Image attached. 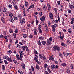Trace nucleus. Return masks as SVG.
Masks as SVG:
<instances>
[{
	"label": "nucleus",
	"instance_id": "f257e3e1",
	"mask_svg": "<svg viewBox=\"0 0 74 74\" xmlns=\"http://www.w3.org/2000/svg\"><path fill=\"white\" fill-rule=\"evenodd\" d=\"M18 17L19 18V19L20 20V23H21V25H22L23 23H25V18H23V20H21L22 18V16L21 15V14H19L18 15Z\"/></svg>",
	"mask_w": 74,
	"mask_h": 74
},
{
	"label": "nucleus",
	"instance_id": "f03ea898",
	"mask_svg": "<svg viewBox=\"0 0 74 74\" xmlns=\"http://www.w3.org/2000/svg\"><path fill=\"white\" fill-rule=\"evenodd\" d=\"M54 51H55L56 50H57V51H60V47L58 46H56L55 47H54L53 48Z\"/></svg>",
	"mask_w": 74,
	"mask_h": 74
},
{
	"label": "nucleus",
	"instance_id": "7ed1b4c3",
	"mask_svg": "<svg viewBox=\"0 0 74 74\" xmlns=\"http://www.w3.org/2000/svg\"><path fill=\"white\" fill-rule=\"evenodd\" d=\"M49 59L50 60H51L53 61H54V58H53V56L52 55H51L50 57H49Z\"/></svg>",
	"mask_w": 74,
	"mask_h": 74
},
{
	"label": "nucleus",
	"instance_id": "20e7f679",
	"mask_svg": "<svg viewBox=\"0 0 74 74\" xmlns=\"http://www.w3.org/2000/svg\"><path fill=\"white\" fill-rule=\"evenodd\" d=\"M5 59H6L7 60L10 62H12V60L11 59V58H9V57L8 56L6 57Z\"/></svg>",
	"mask_w": 74,
	"mask_h": 74
},
{
	"label": "nucleus",
	"instance_id": "39448f33",
	"mask_svg": "<svg viewBox=\"0 0 74 74\" xmlns=\"http://www.w3.org/2000/svg\"><path fill=\"white\" fill-rule=\"evenodd\" d=\"M16 57L18 60H22V58H20L19 57V56L18 54L16 55Z\"/></svg>",
	"mask_w": 74,
	"mask_h": 74
},
{
	"label": "nucleus",
	"instance_id": "423d86ee",
	"mask_svg": "<svg viewBox=\"0 0 74 74\" xmlns=\"http://www.w3.org/2000/svg\"><path fill=\"white\" fill-rule=\"evenodd\" d=\"M49 17H50V18L51 19H53V15L51 13H49Z\"/></svg>",
	"mask_w": 74,
	"mask_h": 74
},
{
	"label": "nucleus",
	"instance_id": "0eeeda50",
	"mask_svg": "<svg viewBox=\"0 0 74 74\" xmlns=\"http://www.w3.org/2000/svg\"><path fill=\"white\" fill-rule=\"evenodd\" d=\"M47 41L48 45H51V41L48 39L47 40Z\"/></svg>",
	"mask_w": 74,
	"mask_h": 74
},
{
	"label": "nucleus",
	"instance_id": "6e6552de",
	"mask_svg": "<svg viewBox=\"0 0 74 74\" xmlns=\"http://www.w3.org/2000/svg\"><path fill=\"white\" fill-rule=\"evenodd\" d=\"M39 38L40 40H43L44 39V38L42 36H41L39 37Z\"/></svg>",
	"mask_w": 74,
	"mask_h": 74
},
{
	"label": "nucleus",
	"instance_id": "1a4fd4ad",
	"mask_svg": "<svg viewBox=\"0 0 74 74\" xmlns=\"http://www.w3.org/2000/svg\"><path fill=\"white\" fill-rule=\"evenodd\" d=\"M25 48H26V46H23L22 47L21 49H22V50L23 51H25Z\"/></svg>",
	"mask_w": 74,
	"mask_h": 74
},
{
	"label": "nucleus",
	"instance_id": "9d476101",
	"mask_svg": "<svg viewBox=\"0 0 74 74\" xmlns=\"http://www.w3.org/2000/svg\"><path fill=\"white\" fill-rule=\"evenodd\" d=\"M51 69L55 70V66L54 65H52L51 66Z\"/></svg>",
	"mask_w": 74,
	"mask_h": 74
},
{
	"label": "nucleus",
	"instance_id": "9b49d317",
	"mask_svg": "<svg viewBox=\"0 0 74 74\" xmlns=\"http://www.w3.org/2000/svg\"><path fill=\"white\" fill-rule=\"evenodd\" d=\"M34 35H37V30L35 29H34Z\"/></svg>",
	"mask_w": 74,
	"mask_h": 74
},
{
	"label": "nucleus",
	"instance_id": "f8f14e48",
	"mask_svg": "<svg viewBox=\"0 0 74 74\" xmlns=\"http://www.w3.org/2000/svg\"><path fill=\"white\" fill-rule=\"evenodd\" d=\"M14 8L16 10H18V7L16 5H14Z\"/></svg>",
	"mask_w": 74,
	"mask_h": 74
},
{
	"label": "nucleus",
	"instance_id": "ddd939ff",
	"mask_svg": "<svg viewBox=\"0 0 74 74\" xmlns=\"http://www.w3.org/2000/svg\"><path fill=\"white\" fill-rule=\"evenodd\" d=\"M43 10H44V11H46L47 10V6H44L43 8Z\"/></svg>",
	"mask_w": 74,
	"mask_h": 74
},
{
	"label": "nucleus",
	"instance_id": "4468645a",
	"mask_svg": "<svg viewBox=\"0 0 74 74\" xmlns=\"http://www.w3.org/2000/svg\"><path fill=\"white\" fill-rule=\"evenodd\" d=\"M8 53L9 55H10L12 53V51L11 50H9V51H8Z\"/></svg>",
	"mask_w": 74,
	"mask_h": 74
},
{
	"label": "nucleus",
	"instance_id": "2eb2a0df",
	"mask_svg": "<svg viewBox=\"0 0 74 74\" xmlns=\"http://www.w3.org/2000/svg\"><path fill=\"white\" fill-rule=\"evenodd\" d=\"M47 6L48 7V8L51 9V5H50V4H49V3H48Z\"/></svg>",
	"mask_w": 74,
	"mask_h": 74
},
{
	"label": "nucleus",
	"instance_id": "dca6fc26",
	"mask_svg": "<svg viewBox=\"0 0 74 74\" xmlns=\"http://www.w3.org/2000/svg\"><path fill=\"white\" fill-rule=\"evenodd\" d=\"M40 20L41 21H44L45 20V17L44 16L40 18Z\"/></svg>",
	"mask_w": 74,
	"mask_h": 74
},
{
	"label": "nucleus",
	"instance_id": "f3484780",
	"mask_svg": "<svg viewBox=\"0 0 74 74\" xmlns=\"http://www.w3.org/2000/svg\"><path fill=\"white\" fill-rule=\"evenodd\" d=\"M36 68L37 70H40V67H39V66L38 65H36Z\"/></svg>",
	"mask_w": 74,
	"mask_h": 74
},
{
	"label": "nucleus",
	"instance_id": "a211bd4d",
	"mask_svg": "<svg viewBox=\"0 0 74 74\" xmlns=\"http://www.w3.org/2000/svg\"><path fill=\"white\" fill-rule=\"evenodd\" d=\"M39 57L41 59H42L43 58V56H42V55H41V54H39Z\"/></svg>",
	"mask_w": 74,
	"mask_h": 74
},
{
	"label": "nucleus",
	"instance_id": "6ab92c4d",
	"mask_svg": "<svg viewBox=\"0 0 74 74\" xmlns=\"http://www.w3.org/2000/svg\"><path fill=\"white\" fill-rule=\"evenodd\" d=\"M2 69L3 70H5V66L4 65H2Z\"/></svg>",
	"mask_w": 74,
	"mask_h": 74
},
{
	"label": "nucleus",
	"instance_id": "aec40b11",
	"mask_svg": "<svg viewBox=\"0 0 74 74\" xmlns=\"http://www.w3.org/2000/svg\"><path fill=\"white\" fill-rule=\"evenodd\" d=\"M57 26V25L56 24H54V25H52V27H53L54 28H55Z\"/></svg>",
	"mask_w": 74,
	"mask_h": 74
},
{
	"label": "nucleus",
	"instance_id": "412c9836",
	"mask_svg": "<svg viewBox=\"0 0 74 74\" xmlns=\"http://www.w3.org/2000/svg\"><path fill=\"white\" fill-rule=\"evenodd\" d=\"M21 65L22 68H23V69H25V65L24 64H22Z\"/></svg>",
	"mask_w": 74,
	"mask_h": 74
},
{
	"label": "nucleus",
	"instance_id": "4be33fe9",
	"mask_svg": "<svg viewBox=\"0 0 74 74\" xmlns=\"http://www.w3.org/2000/svg\"><path fill=\"white\" fill-rule=\"evenodd\" d=\"M19 53L20 55H23V52L22 51H20Z\"/></svg>",
	"mask_w": 74,
	"mask_h": 74
},
{
	"label": "nucleus",
	"instance_id": "5701e85b",
	"mask_svg": "<svg viewBox=\"0 0 74 74\" xmlns=\"http://www.w3.org/2000/svg\"><path fill=\"white\" fill-rule=\"evenodd\" d=\"M70 7L71 9H72V8H74V5H71L70 6Z\"/></svg>",
	"mask_w": 74,
	"mask_h": 74
},
{
	"label": "nucleus",
	"instance_id": "b1692460",
	"mask_svg": "<svg viewBox=\"0 0 74 74\" xmlns=\"http://www.w3.org/2000/svg\"><path fill=\"white\" fill-rule=\"evenodd\" d=\"M18 18L16 17V16H15L14 17V19L15 21H16V20H18Z\"/></svg>",
	"mask_w": 74,
	"mask_h": 74
},
{
	"label": "nucleus",
	"instance_id": "393cba45",
	"mask_svg": "<svg viewBox=\"0 0 74 74\" xmlns=\"http://www.w3.org/2000/svg\"><path fill=\"white\" fill-rule=\"evenodd\" d=\"M38 45L39 46H41V42L40 41H38Z\"/></svg>",
	"mask_w": 74,
	"mask_h": 74
},
{
	"label": "nucleus",
	"instance_id": "a878e982",
	"mask_svg": "<svg viewBox=\"0 0 74 74\" xmlns=\"http://www.w3.org/2000/svg\"><path fill=\"white\" fill-rule=\"evenodd\" d=\"M13 61L16 64H18V63H17V61L15 60H14Z\"/></svg>",
	"mask_w": 74,
	"mask_h": 74
},
{
	"label": "nucleus",
	"instance_id": "bb28decb",
	"mask_svg": "<svg viewBox=\"0 0 74 74\" xmlns=\"http://www.w3.org/2000/svg\"><path fill=\"white\" fill-rule=\"evenodd\" d=\"M41 42L42 44H43V45H45V44H46V42L45 41H42Z\"/></svg>",
	"mask_w": 74,
	"mask_h": 74
},
{
	"label": "nucleus",
	"instance_id": "cd10ccee",
	"mask_svg": "<svg viewBox=\"0 0 74 74\" xmlns=\"http://www.w3.org/2000/svg\"><path fill=\"white\" fill-rule=\"evenodd\" d=\"M61 65L62 66L64 67V66H66V64L65 63H63L61 64Z\"/></svg>",
	"mask_w": 74,
	"mask_h": 74
},
{
	"label": "nucleus",
	"instance_id": "c85d7f7f",
	"mask_svg": "<svg viewBox=\"0 0 74 74\" xmlns=\"http://www.w3.org/2000/svg\"><path fill=\"white\" fill-rule=\"evenodd\" d=\"M9 15L10 17L11 18H12V17L13 16V15H12V14L11 13H10L9 14Z\"/></svg>",
	"mask_w": 74,
	"mask_h": 74
},
{
	"label": "nucleus",
	"instance_id": "c756f323",
	"mask_svg": "<svg viewBox=\"0 0 74 74\" xmlns=\"http://www.w3.org/2000/svg\"><path fill=\"white\" fill-rule=\"evenodd\" d=\"M18 72L19 73H20L21 74H23V73L22 72V71H21V70H18Z\"/></svg>",
	"mask_w": 74,
	"mask_h": 74
},
{
	"label": "nucleus",
	"instance_id": "7c9ffc66",
	"mask_svg": "<svg viewBox=\"0 0 74 74\" xmlns=\"http://www.w3.org/2000/svg\"><path fill=\"white\" fill-rule=\"evenodd\" d=\"M25 49L26 51L27 52H29V49H28V47H27V46H25Z\"/></svg>",
	"mask_w": 74,
	"mask_h": 74
},
{
	"label": "nucleus",
	"instance_id": "2f4dec72",
	"mask_svg": "<svg viewBox=\"0 0 74 74\" xmlns=\"http://www.w3.org/2000/svg\"><path fill=\"white\" fill-rule=\"evenodd\" d=\"M47 70L49 73H51V70H50V69H49V67H48Z\"/></svg>",
	"mask_w": 74,
	"mask_h": 74
},
{
	"label": "nucleus",
	"instance_id": "473e14b6",
	"mask_svg": "<svg viewBox=\"0 0 74 74\" xmlns=\"http://www.w3.org/2000/svg\"><path fill=\"white\" fill-rule=\"evenodd\" d=\"M70 69L69 68H68V69H67V70H66V72L67 73H70Z\"/></svg>",
	"mask_w": 74,
	"mask_h": 74
},
{
	"label": "nucleus",
	"instance_id": "72a5a7b5",
	"mask_svg": "<svg viewBox=\"0 0 74 74\" xmlns=\"http://www.w3.org/2000/svg\"><path fill=\"white\" fill-rule=\"evenodd\" d=\"M3 12H6V11H7V9L5 8H3Z\"/></svg>",
	"mask_w": 74,
	"mask_h": 74
},
{
	"label": "nucleus",
	"instance_id": "f704fd0d",
	"mask_svg": "<svg viewBox=\"0 0 74 74\" xmlns=\"http://www.w3.org/2000/svg\"><path fill=\"white\" fill-rule=\"evenodd\" d=\"M29 74H32V70L31 69L29 70Z\"/></svg>",
	"mask_w": 74,
	"mask_h": 74
},
{
	"label": "nucleus",
	"instance_id": "c9c22d12",
	"mask_svg": "<svg viewBox=\"0 0 74 74\" xmlns=\"http://www.w3.org/2000/svg\"><path fill=\"white\" fill-rule=\"evenodd\" d=\"M23 36L24 38H26L27 37V35L26 34H24L23 35Z\"/></svg>",
	"mask_w": 74,
	"mask_h": 74
},
{
	"label": "nucleus",
	"instance_id": "e433bc0d",
	"mask_svg": "<svg viewBox=\"0 0 74 74\" xmlns=\"http://www.w3.org/2000/svg\"><path fill=\"white\" fill-rule=\"evenodd\" d=\"M52 28L53 29V32H55V28L53 27H52Z\"/></svg>",
	"mask_w": 74,
	"mask_h": 74
},
{
	"label": "nucleus",
	"instance_id": "4c0bfd02",
	"mask_svg": "<svg viewBox=\"0 0 74 74\" xmlns=\"http://www.w3.org/2000/svg\"><path fill=\"white\" fill-rule=\"evenodd\" d=\"M13 36L15 38H16V34L15 33L13 34Z\"/></svg>",
	"mask_w": 74,
	"mask_h": 74
},
{
	"label": "nucleus",
	"instance_id": "58836bf2",
	"mask_svg": "<svg viewBox=\"0 0 74 74\" xmlns=\"http://www.w3.org/2000/svg\"><path fill=\"white\" fill-rule=\"evenodd\" d=\"M1 19L2 22H4V19L3 17H1Z\"/></svg>",
	"mask_w": 74,
	"mask_h": 74
},
{
	"label": "nucleus",
	"instance_id": "ea45409f",
	"mask_svg": "<svg viewBox=\"0 0 74 74\" xmlns=\"http://www.w3.org/2000/svg\"><path fill=\"white\" fill-rule=\"evenodd\" d=\"M36 62H37L38 64H39L40 65L41 64V62H39L38 60H36Z\"/></svg>",
	"mask_w": 74,
	"mask_h": 74
},
{
	"label": "nucleus",
	"instance_id": "a19ab883",
	"mask_svg": "<svg viewBox=\"0 0 74 74\" xmlns=\"http://www.w3.org/2000/svg\"><path fill=\"white\" fill-rule=\"evenodd\" d=\"M29 37L30 38H33V35H30L29 36Z\"/></svg>",
	"mask_w": 74,
	"mask_h": 74
},
{
	"label": "nucleus",
	"instance_id": "79ce46f5",
	"mask_svg": "<svg viewBox=\"0 0 74 74\" xmlns=\"http://www.w3.org/2000/svg\"><path fill=\"white\" fill-rule=\"evenodd\" d=\"M4 61L5 64H8V62H7V60H4Z\"/></svg>",
	"mask_w": 74,
	"mask_h": 74
},
{
	"label": "nucleus",
	"instance_id": "37998d69",
	"mask_svg": "<svg viewBox=\"0 0 74 74\" xmlns=\"http://www.w3.org/2000/svg\"><path fill=\"white\" fill-rule=\"evenodd\" d=\"M68 32H69V33H71V30L70 29H69L68 30Z\"/></svg>",
	"mask_w": 74,
	"mask_h": 74
},
{
	"label": "nucleus",
	"instance_id": "c03bdc74",
	"mask_svg": "<svg viewBox=\"0 0 74 74\" xmlns=\"http://www.w3.org/2000/svg\"><path fill=\"white\" fill-rule=\"evenodd\" d=\"M38 29H40L41 27V25L40 24H39L38 26Z\"/></svg>",
	"mask_w": 74,
	"mask_h": 74
},
{
	"label": "nucleus",
	"instance_id": "a18cd8bd",
	"mask_svg": "<svg viewBox=\"0 0 74 74\" xmlns=\"http://www.w3.org/2000/svg\"><path fill=\"white\" fill-rule=\"evenodd\" d=\"M15 1L14 0H13V4H14V5H15Z\"/></svg>",
	"mask_w": 74,
	"mask_h": 74
},
{
	"label": "nucleus",
	"instance_id": "49530a36",
	"mask_svg": "<svg viewBox=\"0 0 74 74\" xmlns=\"http://www.w3.org/2000/svg\"><path fill=\"white\" fill-rule=\"evenodd\" d=\"M9 33H13V31L11 29L9 30Z\"/></svg>",
	"mask_w": 74,
	"mask_h": 74
},
{
	"label": "nucleus",
	"instance_id": "de8ad7c7",
	"mask_svg": "<svg viewBox=\"0 0 74 74\" xmlns=\"http://www.w3.org/2000/svg\"><path fill=\"white\" fill-rule=\"evenodd\" d=\"M57 3L58 4V5H60V1H57Z\"/></svg>",
	"mask_w": 74,
	"mask_h": 74
},
{
	"label": "nucleus",
	"instance_id": "09e8293b",
	"mask_svg": "<svg viewBox=\"0 0 74 74\" xmlns=\"http://www.w3.org/2000/svg\"><path fill=\"white\" fill-rule=\"evenodd\" d=\"M48 26H51V22L49 21Z\"/></svg>",
	"mask_w": 74,
	"mask_h": 74
},
{
	"label": "nucleus",
	"instance_id": "8fccbe9b",
	"mask_svg": "<svg viewBox=\"0 0 74 74\" xmlns=\"http://www.w3.org/2000/svg\"><path fill=\"white\" fill-rule=\"evenodd\" d=\"M8 7H9V8H12V5H9L8 6Z\"/></svg>",
	"mask_w": 74,
	"mask_h": 74
},
{
	"label": "nucleus",
	"instance_id": "3c124183",
	"mask_svg": "<svg viewBox=\"0 0 74 74\" xmlns=\"http://www.w3.org/2000/svg\"><path fill=\"white\" fill-rule=\"evenodd\" d=\"M54 10L56 11V12H57V8H54Z\"/></svg>",
	"mask_w": 74,
	"mask_h": 74
},
{
	"label": "nucleus",
	"instance_id": "603ef678",
	"mask_svg": "<svg viewBox=\"0 0 74 74\" xmlns=\"http://www.w3.org/2000/svg\"><path fill=\"white\" fill-rule=\"evenodd\" d=\"M28 5V2H25V6L27 7Z\"/></svg>",
	"mask_w": 74,
	"mask_h": 74
},
{
	"label": "nucleus",
	"instance_id": "864d4df0",
	"mask_svg": "<svg viewBox=\"0 0 74 74\" xmlns=\"http://www.w3.org/2000/svg\"><path fill=\"white\" fill-rule=\"evenodd\" d=\"M71 68V69H73V64H71L70 66Z\"/></svg>",
	"mask_w": 74,
	"mask_h": 74
},
{
	"label": "nucleus",
	"instance_id": "5fc2aeb1",
	"mask_svg": "<svg viewBox=\"0 0 74 74\" xmlns=\"http://www.w3.org/2000/svg\"><path fill=\"white\" fill-rule=\"evenodd\" d=\"M34 53H35V54H38V53L37 52V51L36 50H34Z\"/></svg>",
	"mask_w": 74,
	"mask_h": 74
},
{
	"label": "nucleus",
	"instance_id": "6e6d98bb",
	"mask_svg": "<svg viewBox=\"0 0 74 74\" xmlns=\"http://www.w3.org/2000/svg\"><path fill=\"white\" fill-rule=\"evenodd\" d=\"M34 7V6L33 5H31L29 8H33Z\"/></svg>",
	"mask_w": 74,
	"mask_h": 74
},
{
	"label": "nucleus",
	"instance_id": "4d7b16f0",
	"mask_svg": "<svg viewBox=\"0 0 74 74\" xmlns=\"http://www.w3.org/2000/svg\"><path fill=\"white\" fill-rule=\"evenodd\" d=\"M44 66L45 69H46V68H47V65L46 64H45L44 65Z\"/></svg>",
	"mask_w": 74,
	"mask_h": 74
},
{
	"label": "nucleus",
	"instance_id": "13d9d810",
	"mask_svg": "<svg viewBox=\"0 0 74 74\" xmlns=\"http://www.w3.org/2000/svg\"><path fill=\"white\" fill-rule=\"evenodd\" d=\"M39 32L40 33H42V31L40 29H39Z\"/></svg>",
	"mask_w": 74,
	"mask_h": 74
},
{
	"label": "nucleus",
	"instance_id": "bf43d9fd",
	"mask_svg": "<svg viewBox=\"0 0 74 74\" xmlns=\"http://www.w3.org/2000/svg\"><path fill=\"white\" fill-rule=\"evenodd\" d=\"M37 58L36 57H35L34 58V60H36V62H37V60H37Z\"/></svg>",
	"mask_w": 74,
	"mask_h": 74
},
{
	"label": "nucleus",
	"instance_id": "052dcab7",
	"mask_svg": "<svg viewBox=\"0 0 74 74\" xmlns=\"http://www.w3.org/2000/svg\"><path fill=\"white\" fill-rule=\"evenodd\" d=\"M31 67V69L32 70V71L33 72V71H34V68H33V67L32 66Z\"/></svg>",
	"mask_w": 74,
	"mask_h": 74
},
{
	"label": "nucleus",
	"instance_id": "680f3d73",
	"mask_svg": "<svg viewBox=\"0 0 74 74\" xmlns=\"http://www.w3.org/2000/svg\"><path fill=\"white\" fill-rule=\"evenodd\" d=\"M43 60H45V59H46V58H45V57L44 56L43 57Z\"/></svg>",
	"mask_w": 74,
	"mask_h": 74
},
{
	"label": "nucleus",
	"instance_id": "e2e57ef3",
	"mask_svg": "<svg viewBox=\"0 0 74 74\" xmlns=\"http://www.w3.org/2000/svg\"><path fill=\"white\" fill-rule=\"evenodd\" d=\"M22 10H23V11H25V9L24 7L22 8Z\"/></svg>",
	"mask_w": 74,
	"mask_h": 74
},
{
	"label": "nucleus",
	"instance_id": "0e129e2a",
	"mask_svg": "<svg viewBox=\"0 0 74 74\" xmlns=\"http://www.w3.org/2000/svg\"><path fill=\"white\" fill-rule=\"evenodd\" d=\"M39 14V15H40V16H42V12H40Z\"/></svg>",
	"mask_w": 74,
	"mask_h": 74
},
{
	"label": "nucleus",
	"instance_id": "69168bd1",
	"mask_svg": "<svg viewBox=\"0 0 74 74\" xmlns=\"http://www.w3.org/2000/svg\"><path fill=\"white\" fill-rule=\"evenodd\" d=\"M45 74H49V73L47 71H45Z\"/></svg>",
	"mask_w": 74,
	"mask_h": 74
},
{
	"label": "nucleus",
	"instance_id": "338daca9",
	"mask_svg": "<svg viewBox=\"0 0 74 74\" xmlns=\"http://www.w3.org/2000/svg\"><path fill=\"white\" fill-rule=\"evenodd\" d=\"M18 40H16L15 43V44H16L17 43H18Z\"/></svg>",
	"mask_w": 74,
	"mask_h": 74
},
{
	"label": "nucleus",
	"instance_id": "774afa93",
	"mask_svg": "<svg viewBox=\"0 0 74 74\" xmlns=\"http://www.w3.org/2000/svg\"><path fill=\"white\" fill-rule=\"evenodd\" d=\"M49 40H50V41H52V37H50L49 38Z\"/></svg>",
	"mask_w": 74,
	"mask_h": 74
}]
</instances>
